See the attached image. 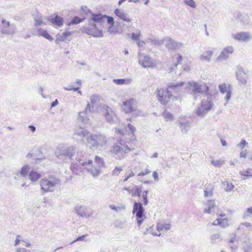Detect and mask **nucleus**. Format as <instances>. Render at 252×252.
Listing matches in <instances>:
<instances>
[{
    "instance_id": "f257e3e1",
    "label": "nucleus",
    "mask_w": 252,
    "mask_h": 252,
    "mask_svg": "<svg viewBox=\"0 0 252 252\" xmlns=\"http://www.w3.org/2000/svg\"><path fill=\"white\" fill-rule=\"evenodd\" d=\"M105 165L104 161L102 158L96 156L94 157V162L90 159L86 158L84 160L80 159L78 162L73 163L70 166L72 173L79 175L85 170L90 172L93 176H97L100 172L101 168Z\"/></svg>"
},
{
    "instance_id": "f03ea898",
    "label": "nucleus",
    "mask_w": 252,
    "mask_h": 252,
    "mask_svg": "<svg viewBox=\"0 0 252 252\" xmlns=\"http://www.w3.org/2000/svg\"><path fill=\"white\" fill-rule=\"evenodd\" d=\"M135 146V136L129 142H125L121 139L112 146L110 153L116 158L121 160L126 157L127 153L133 151Z\"/></svg>"
},
{
    "instance_id": "7ed1b4c3",
    "label": "nucleus",
    "mask_w": 252,
    "mask_h": 252,
    "mask_svg": "<svg viewBox=\"0 0 252 252\" xmlns=\"http://www.w3.org/2000/svg\"><path fill=\"white\" fill-rule=\"evenodd\" d=\"M183 83H180L176 85H170L168 88H160L156 91L157 97L158 100L163 104H166L170 100L172 94L170 89H173L178 86L183 85Z\"/></svg>"
},
{
    "instance_id": "20e7f679",
    "label": "nucleus",
    "mask_w": 252,
    "mask_h": 252,
    "mask_svg": "<svg viewBox=\"0 0 252 252\" xmlns=\"http://www.w3.org/2000/svg\"><path fill=\"white\" fill-rule=\"evenodd\" d=\"M41 189L44 192L51 191L58 183L57 180L53 177L48 178H43L40 181Z\"/></svg>"
},
{
    "instance_id": "39448f33",
    "label": "nucleus",
    "mask_w": 252,
    "mask_h": 252,
    "mask_svg": "<svg viewBox=\"0 0 252 252\" xmlns=\"http://www.w3.org/2000/svg\"><path fill=\"white\" fill-rule=\"evenodd\" d=\"M189 88L194 94H206L209 92V87L206 83L199 84L197 82L189 83Z\"/></svg>"
},
{
    "instance_id": "423d86ee",
    "label": "nucleus",
    "mask_w": 252,
    "mask_h": 252,
    "mask_svg": "<svg viewBox=\"0 0 252 252\" xmlns=\"http://www.w3.org/2000/svg\"><path fill=\"white\" fill-rule=\"evenodd\" d=\"M212 106L213 104L211 101H202L200 106L196 110V115L198 116H203L212 109Z\"/></svg>"
},
{
    "instance_id": "0eeeda50",
    "label": "nucleus",
    "mask_w": 252,
    "mask_h": 252,
    "mask_svg": "<svg viewBox=\"0 0 252 252\" xmlns=\"http://www.w3.org/2000/svg\"><path fill=\"white\" fill-rule=\"evenodd\" d=\"M136 100L133 98H129L123 103V110L127 114L131 113L136 110Z\"/></svg>"
},
{
    "instance_id": "6e6552de",
    "label": "nucleus",
    "mask_w": 252,
    "mask_h": 252,
    "mask_svg": "<svg viewBox=\"0 0 252 252\" xmlns=\"http://www.w3.org/2000/svg\"><path fill=\"white\" fill-rule=\"evenodd\" d=\"M101 140H105V137L100 134H92L87 138L86 141L90 148H94L97 147Z\"/></svg>"
},
{
    "instance_id": "1a4fd4ad",
    "label": "nucleus",
    "mask_w": 252,
    "mask_h": 252,
    "mask_svg": "<svg viewBox=\"0 0 252 252\" xmlns=\"http://www.w3.org/2000/svg\"><path fill=\"white\" fill-rule=\"evenodd\" d=\"M170 228V225L169 224L159 222L157 223L156 226L157 231L155 230L153 226L151 227L150 231L153 235L160 236L161 235V231L169 230Z\"/></svg>"
},
{
    "instance_id": "9d476101",
    "label": "nucleus",
    "mask_w": 252,
    "mask_h": 252,
    "mask_svg": "<svg viewBox=\"0 0 252 252\" xmlns=\"http://www.w3.org/2000/svg\"><path fill=\"white\" fill-rule=\"evenodd\" d=\"M144 210L142 206H134L133 212L136 214V219L138 224L140 225L145 218L144 215Z\"/></svg>"
},
{
    "instance_id": "9b49d317",
    "label": "nucleus",
    "mask_w": 252,
    "mask_h": 252,
    "mask_svg": "<svg viewBox=\"0 0 252 252\" xmlns=\"http://www.w3.org/2000/svg\"><path fill=\"white\" fill-rule=\"evenodd\" d=\"M234 49L231 46H228L224 48L220 55L217 59V61H220L227 59L229 56L233 53Z\"/></svg>"
},
{
    "instance_id": "f8f14e48",
    "label": "nucleus",
    "mask_w": 252,
    "mask_h": 252,
    "mask_svg": "<svg viewBox=\"0 0 252 252\" xmlns=\"http://www.w3.org/2000/svg\"><path fill=\"white\" fill-rule=\"evenodd\" d=\"M232 37L238 41H246L251 39V35L249 32H241L233 34Z\"/></svg>"
},
{
    "instance_id": "ddd939ff",
    "label": "nucleus",
    "mask_w": 252,
    "mask_h": 252,
    "mask_svg": "<svg viewBox=\"0 0 252 252\" xmlns=\"http://www.w3.org/2000/svg\"><path fill=\"white\" fill-rule=\"evenodd\" d=\"M139 62L140 64L144 67H151L154 66L150 58L147 56H140Z\"/></svg>"
},
{
    "instance_id": "4468645a",
    "label": "nucleus",
    "mask_w": 252,
    "mask_h": 252,
    "mask_svg": "<svg viewBox=\"0 0 252 252\" xmlns=\"http://www.w3.org/2000/svg\"><path fill=\"white\" fill-rule=\"evenodd\" d=\"M219 89L222 94H226L225 99L228 100L231 96L230 85L226 84H222L219 86Z\"/></svg>"
},
{
    "instance_id": "2eb2a0df",
    "label": "nucleus",
    "mask_w": 252,
    "mask_h": 252,
    "mask_svg": "<svg viewBox=\"0 0 252 252\" xmlns=\"http://www.w3.org/2000/svg\"><path fill=\"white\" fill-rule=\"evenodd\" d=\"M49 21L53 26L57 27H62L64 22L63 19L58 15H56L55 17L51 18L49 19Z\"/></svg>"
},
{
    "instance_id": "dca6fc26",
    "label": "nucleus",
    "mask_w": 252,
    "mask_h": 252,
    "mask_svg": "<svg viewBox=\"0 0 252 252\" xmlns=\"http://www.w3.org/2000/svg\"><path fill=\"white\" fill-rule=\"evenodd\" d=\"M115 14L118 16L119 18L123 20L124 21L129 22H131V19L128 17L127 15L122 11L120 9H116L114 11Z\"/></svg>"
},
{
    "instance_id": "f3484780",
    "label": "nucleus",
    "mask_w": 252,
    "mask_h": 252,
    "mask_svg": "<svg viewBox=\"0 0 252 252\" xmlns=\"http://www.w3.org/2000/svg\"><path fill=\"white\" fill-rule=\"evenodd\" d=\"M37 32L38 36H43L51 41L53 40V37L46 30L40 28L37 30Z\"/></svg>"
},
{
    "instance_id": "a211bd4d",
    "label": "nucleus",
    "mask_w": 252,
    "mask_h": 252,
    "mask_svg": "<svg viewBox=\"0 0 252 252\" xmlns=\"http://www.w3.org/2000/svg\"><path fill=\"white\" fill-rule=\"evenodd\" d=\"M124 189L127 190L129 194H131L133 196H139L141 192L140 188L137 186H134L131 189L129 188H125Z\"/></svg>"
},
{
    "instance_id": "6ab92c4d",
    "label": "nucleus",
    "mask_w": 252,
    "mask_h": 252,
    "mask_svg": "<svg viewBox=\"0 0 252 252\" xmlns=\"http://www.w3.org/2000/svg\"><path fill=\"white\" fill-rule=\"evenodd\" d=\"M222 185L224 189L227 192L231 191L234 188L233 184L228 180H225L222 183Z\"/></svg>"
},
{
    "instance_id": "aec40b11",
    "label": "nucleus",
    "mask_w": 252,
    "mask_h": 252,
    "mask_svg": "<svg viewBox=\"0 0 252 252\" xmlns=\"http://www.w3.org/2000/svg\"><path fill=\"white\" fill-rule=\"evenodd\" d=\"M212 224L214 225H219L221 227H226L228 225L227 220L226 219L218 218L215 220Z\"/></svg>"
},
{
    "instance_id": "412c9836",
    "label": "nucleus",
    "mask_w": 252,
    "mask_h": 252,
    "mask_svg": "<svg viewBox=\"0 0 252 252\" xmlns=\"http://www.w3.org/2000/svg\"><path fill=\"white\" fill-rule=\"evenodd\" d=\"M213 52L211 50L205 51L201 55V59L203 61H209L213 56Z\"/></svg>"
},
{
    "instance_id": "4be33fe9",
    "label": "nucleus",
    "mask_w": 252,
    "mask_h": 252,
    "mask_svg": "<svg viewBox=\"0 0 252 252\" xmlns=\"http://www.w3.org/2000/svg\"><path fill=\"white\" fill-rule=\"evenodd\" d=\"M105 17L106 15H102L100 14H93L92 19L93 21L97 23H102L105 20Z\"/></svg>"
},
{
    "instance_id": "5701e85b",
    "label": "nucleus",
    "mask_w": 252,
    "mask_h": 252,
    "mask_svg": "<svg viewBox=\"0 0 252 252\" xmlns=\"http://www.w3.org/2000/svg\"><path fill=\"white\" fill-rule=\"evenodd\" d=\"M173 64L177 66L178 64L181 63L183 60V57L180 54H177L172 57Z\"/></svg>"
},
{
    "instance_id": "b1692460",
    "label": "nucleus",
    "mask_w": 252,
    "mask_h": 252,
    "mask_svg": "<svg viewBox=\"0 0 252 252\" xmlns=\"http://www.w3.org/2000/svg\"><path fill=\"white\" fill-rule=\"evenodd\" d=\"M241 175L243 177L244 179H246L252 177V169L248 168L246 170H244L240 171Z\"/></svg>"
},
{
    "instance_id": "393cba45",
    "label": "nucleus",
    "mask_w": 252,
    "mask_h": 252,
    "mask_svg": "<svg viewBox=\"0 0 252 252\" xmlns=\"http://www.w3.org/2000/svg\"><path fill=\"white\" fill-rule=\"evenodd\" d=\"M41 177V175L35 171H31L29 174V178L32 181H36Z\"/></svg>"
},
{
    "instance_id": "a878e982",
    "label": "nucleus",
    "mask_w": 252,
    "mask_h": 252,
    "mask_svg": "<svg viewBox=\"0 0 252 252\" xmlns=\"http://www.w3.org/2000/svg\"><path fill=\"white\" fill-rule=\"evenodd\" d=\"M72 32H65L63 33L62 35L58 34L57 40V41H64L66 40L68 37L71 36Z\"/></svg>"
},
{
    "instance_id": "bb28decb",
    "label": "nucleus",
    "mask_w": 252,
    "mask_h": 252,
    "mask_svg": "<svg viewBox=\"0 0 252 252\" xmlns=\"http://www.w3.org/2000/svg\"><path fill=\"white\" fill-rule=\"evenodd\" d=\"M179 46V43L175 42L172 39H169L167 41V47L170 50H174L177 48Z\"/></svg>"
},
{
    "instance_id": "cd10ccee",
    "label": "nucleus",
    "mask_w": 252,
    "mask_h": 252,
    "mask_svg": "<svg viewBox=\"0 0 252 252\" xmlns=\"http://www.w3.org/2000/svg\"><path fill=\"white\" fill-rule=\"evenodd\" d=\"M246 74L242 71H239L237 74V79L241 83H245L246 82Z\"/></svg>"
},
{
    "instance_id": "c85d7f7f",
    "label": "nucleus",
    "mask_w": 252,
    "mask_h": 252,
    "mask_svg": "<svg viewBox=\"0 0 252 252\" xmlns=\"http://www.w3.org/2000/svg\"><path fill=\"white\" fill-rule=\"evenodd\" d=\"M84 18H81L77 16H75L72 18V19L71 20V21H70L68 25H70L79 24L82 22L84 20Z\"/></svg>"
},
{
    "instance_id": "c756f323",
    "label": "nucleus",
    "mask_w": 252,
    "mask_h": 252,
    "mask_svg": "<svg viewBox=\"0 0 252 252\" xmlns=\"http://www.w3.org/2000/svg\"><path fill=\"white\" fill-rule=\"evenodd\" d=\"M147 194L148 192L147 191H144L142 196V198L143 200L142 201L141 203H135L134 205H142V203L144 204H147L148 203V200H147Z\"/></svg>"
},
{
    "instance_id": "7c9ffc66",
    "label": "nucleus",
    "mask_w": 252,
    "mask_h": 252,
    "mask_svg": "<svg viewBox=\"0 0 252 252\" xmlns=\"http://www.w3.org/2000/svg\"><path fill=\"white\" fill-rule=\"evenodd\" d=\"M134 176V173L131 170H128L126 171L125 178L124 179V182L126 181L129 178L132 177Z\"/></svg>"
},
{
    "instance_id": "2f4dec72",
    "label": "nucleus",
    "mask_w": 252,
    "mask_h": 252,
    "mask_svg": "<svg viewBox=\"0 0 252 252\" xmlns=\"http://www.w3.org/2000/svg\"><path fill=\"white\" fill-rule=\"evenodd\" d=\"M115 131L116 133L123 136L126 134V127L123 128H115Z\"/></svg>"
},
{
    "instance_id": "473e14b6",
    "label": "nucleus",
    "mask_w": 252,
    "mask_h": 252,
    "mask_svg": "<svg viewBox=\"0 0 252 252\" xmlns=\"http://www.w3.org/2000/svg\"><path fill=\"white\" fill-rule=\"evenodd\" d=\"M212 164L216 167H220L223 164V161L220 159L215 160L211 161Z\"/></svg>"
},
{
    "instance_id": "72a5a7b5",
    "label": "nucleus",
    "mask_w": 252,
    "mask_h": 252,
    "mask_svg": "<svg viewBox=\"0 0 252 252\" xmlns=\"http://www.w3.org/2000/svg\"><path fill=\"white\" fill-rule=\"evenodd\" d=\"M29 171V167L28 166H23L21 170V174L23 176L27 175L28 172Z\"/></svg>"
},
{
    "instance_id": "f704fd0d",
    "label": "nucleus",
    "mask_w": 252,
    "mask_h": 252,
    "mask_svg": "<svg viewBox=\"0 0 252 252\" xmlns=\"http://www.w3.org/2000/svg\"><path fill=\"white\" fill-rule=\"evenodd\" d=\"M185 3L191 7L195 8L196 7L195 2L193 0H185Z\"/></svg>"
},
{
    "instance_id": "c9c22d12",
    "label": "nucleus",
    "mask_w": 252,
    "mask_h": 252,
    "mask_svg": "<svg viewBox=\"0 0 252 252\" xmlns=\"http://www.w3.org/2000/svg\"><path fill=\"white\" fill-rule=\"evenodd\" d=\"M113 81L117 85H123L127 83V80L124 79H114Z\"/></svg>"
},
{
    "instance_id": "e433bc0d",
    "label": "nucleus",
    "mask_w": 252,
    "mask_h": 252,
    "mask_svg": "<svg viewBox=\"0 0 252 252\" xmlns=\"http://www.w3.org/2000/svg\"><path fill=\"white\" fill-rule=\"evenodd\" d=\"M213 189H206L204 190V195L206 197L212 196L213 195Z\"/></svg>"
},
{
    "instance_id": "4c0bfd02",
    "label": "nucleus",
    "mask_w": 252,
    "mask_h": 252,
    "mask_svg": "<svg viewBox=\"0 0 252 252\" xmlns=\"http://www.w3.org/2000/svg\"><path fill=\"white\" fill-rule=\"evenodd\" d=\"M106 18L107 19L108 23L110 25L111 27H113L114 25V18L112 17L107 16L106 15V17H105V19Z\"/></svg>"
},
{
    "instance_id": "58836bf2",
    "label": "nucleus",
    "mask_w": 252,
    "mask_h": 252,
    "mask_svg": "<svg viewBox=\"0 0 252 252\" xmlns=\"http://www.w3.org/2000/svg\"><path fill=\"white\" fill-rule=\"evenodd\" d=\"M140 36V32H139L138 33H132L131 34V38L133 40H137L139 39V37Z\"/></svg>"
},
{
    "instance_id": "ea45409f",
    "label": "nucleus",
    "mask_w": 252,
    "mask_h": 252,
    "mask_svg": "<svg viewBox=\"0 0 252 252\" xmlns=\"http://www.w3.org/2000/svg\"><path fill=\"white\" fill-rule=\"evenodd\" d=\"M122 170L123 168L121 167H116L113 171V174L115 175H118Z\"/></svg>"
},
{
    "instance_id": "a19ab883",
    "label": "nucleus",
    "mask_w": 252,
    "mask_h": 252,
    "mask_svg": "<svg viewBox=\"0 0 252 252\" xmlns=\"http://www.w3.org/2000/svg\"><path fill=\"white\" fill-rule=\"evenodd\" d=\"M76 83L77 84V86L78 87H76V88H71V89H66L67 90H73L74 91H77L79 90V88H80V86L81 84V82L80 80H78L76 82Z\"/></svg>"
},
{
    "instance_id": "79ce46f5",
    "label": "nucleus",
    "mask_w": 252,
    "mask_h": 252,
    "mask_svg": "<svg viewBox=\"0 0 252 252\" xmlns=\"http://www.w3.org/2000/svg\"><path fill=\"white\" fill-rule=\"evenodd\" d=\"M164 117L166 120H171L173 118V116L172 114L169 113H165L164 114Z\"/></svg>"
},
{
    "instance_id": "37998d69",
    "label": "nucleus",
    "mask_w": 252,
    "mask_h": 252,
    "mask_svg": "<svg viewBox=\"0 0 252 252\" xmlns=\"http://www.w3.org/2000/svg\"><path fill=\"white\" fill-rule=\"evenodd\" d=\"M248 152L246 150L242 151L240 154V158H246L247 157Z\"/></svg>"
},
{
    "instance_id": "c03bdc74",
    "label": "nucleus",
    "mask_w": 252,
    "mask_h": 252,
    "mask_svg": "<svg viewBox=\"0 0 252 252\" xmlns=\"http://www.w3.org/2000/svg\"><path fill=\"white\" fill-rule=\"evenodd\" d=\"M247 144V143L246 142V140L244 139H242L238 146L240 147L241 149H243Z\"/></svg>"
},
{
    "instance_id": "a18cd8bd",
    "label": "nucleus",
    "mask_w": 252,
    "mask_h": 252,
    "mask_svg": "<svg viewBox=\"0 0 252 252\" xmlns=\"http://www.w3.org/2000/svg\"><path fill=\"white\" fill-rule=\"evenodd\" d=\"M127 126L132 133H133L135 131V130H136L135 127L133 126H132L131 124H128Z\"/></svg>"
},
{
    "instance_id": "49530a36",
    "label": "nucleus",
    "mask_w": 252,
    "mask_h": 252,
    "mask_svg": "<svg viewBox=\"0 0 252 252\" xmlns=\"http://www.w3.org/2000/svg\"><path fill=\"white\" fill-rule=\"evenodd\" d=\"M87 235H84L78 237L73 241V242L79 241H83L84 240V238Z\"/></svg>"
},
{
    "instance_id": "de8ad7c7",
    "label": "nucleus",
    "mask_w": 252,
    "mask_h": 252,
    "mask_svg": "<svg viewBox=\"0 0 252 252\" xmlns=\"http://www.w3.org/2000/svg\"><path fill=\"white\" fill-rule=\"evenodd\" d=\"M2 23L3 24V26L5 28H8L10 26V23L9 22H7L4 20H2Z\"/></svg>"
},
{
    "instance_id": "09e8293b",
    "label": "nucleus",
    "mask_w": 252,
    "mask_h": 252,
    "mask_svg": "<svg viewBox=\"0 0 252 252\" xmlns=\"http://www.w3.org/2000/svg\"><path fill=\"white\" fill-rule=\"evenodd\" d=\"M93 35H94V36H96V37H101V36H103V33H102V32H101V31H98V32H97V33H94V34H93Z\"/></svg>"
},
{
    "instance_id": "8fccbe9b",
    "label": "nucleus",
    "mask_w": 252,
    "mask_h": 252,
    "mask_svg": "<svg viewBox=\"0 0 252 252\" xmlns=\"http://www.w3.org/2000/svg\"><path fill=\"white\" fill-rule=\"evenodd\" d=\"M153 176L155 180H158V173L156 171L154 172V173L153 174Z\"/></svg>"
},
{
    "instance_id": "3c124183",
    "label": "nucleus",
    "mask_w": 252,
    "mask_h": 252,
    "mask_svg": "<svg viewBox=\"0 0 252 252\" xmlns=\"http://www.w3.org/2000/svg\"><path fill=\"white\" fill-rule=\"evenodd\" d=\"M148 1L149 0H136L135 1L147 4L148 3Z\"/></svg>"
},
{
    "instance_id": "603ef678",
    "label": "nucleus",
    "mask_w": 252,
    "mask_h": 252,
    "mask_svg": "<svg viewBox=\"0 0 252 252\" xmlns=\"http://www.w3.org/2000/svg\"><path fill=\"white\" fill-rule=\"evenodd\" d=\"M17 252H28V251L25 248H19L17 249Z\"/></svg>"
},
{
    "instance_id": "864d4df0",
    "label": "nucleus",
    "mask_w": 252,
    "mask_h": 252,
    "mask_svg": "<svg viewBox=\"0 0 252 252\" xmlns=\"http://www.w3.org/2000/svg\"><path fill=\"white\" fill-rule=\"evenodd\" d=\"M58 103V102L57 99H56L54 101H53L52 103L51 106L53 107L56 106L57 105Z\"/></svg>"
},
{
    "instance_id": "5fc2aeb1",
    "label": "nucleus",
    "mask_w": 252,
    "mask_h": 252,
    "mask_svg": "<svg viewBox=\"0 0 252 252\" xmlns=\"http://www.w3.org/2000/svg\"><path fill=\"white\" fill-rule=\"evenodd\" d=\"M29 128L31 130L32 132H34L35 130V127L33 126H30Z\"/></svg>"
},
{
    "instance_id": "6e6d98bb",
    "label": "nucleus",
    "mask_w": 252,
    "mask_h": 252,
    "mask_svg": "<svg viewBox=\"0 0 252 252\" xmlns=\"http://www.w3.org/2000/svg\"><path fill=\"white\" fill-rule=\"evenodd\" d=\"M19 242H20L19 239L18 238H17L15 241V244H14L15 246L18 245L19 244Z\"/></svg>"
},
{
    "instance_id": "4d7b16f0",
    "label": "nucleus",
    "mask_w": 252,
    "mask_h": 252,
    "mask_svg": "<svg viewBox=\"0 0 252 252\" xmlns=\"http://www.w3.org/2000/svg\"><path fill=\"white\" fill-rule=\"evenodd\" d=\"M137 44L138 46H142L144 44V42L143 41H139Z\"/></svg>"
},
{
    "instance_id": "13d9d810",
    "label": "nucleus",
    "mask_w": 252,
    "mask_h": 252,
    "mask_svg": "<svg viewBox=\"0 0 252 252\" xmlns=\"http://www.w3.org/2000/svg\"><path fill=\"white\" fill-rule=\"evenodd\" d=\"M1 32L3 33H9V32L7 30H6L2 29L1 30Z\"/></svg>"
},
{
    "instance_id": "bf43d9fd",
    "label": "nucleus",
    "mask_w": 252,
    "mask_h": 252,
    "mask_svg": "<svg viewBox=\"0 0 252 252\" xmlns=\"http://www.w3.org/2000/svg\"><path fill=\"white\" fill-rule=\"evenodd\" d=\"M221 143H222V145L223 146H226V142H225V141L221 140Z\"/></svg>"
},
{
    "instance_id": "052dcab7",
    "label": "nucleus",
    "mask_w": 252,
    "mask_h": 252,
    "mask_svg": "<svg viewBox=\"0 0 252 252\" xmlns=\"http://www.w3.org/2000/svg\"><path fill=\"white\" fill-rule=\"evenodd\" d=\"M125 1V0H120L119 1L118 4L119 5H121L122 3V2H124Z\"/></svg>"
},
{
    "instance_id": "680f3d73",
    "label": "nucleus",
    "mask_w": 252,
    "mask_h": 252,
    "mask_svg": "<svg viewBox=\"0 0 252 252\" xmlns=\"http://www.w3.org/2000/svg\"><path fill=\"white\" fill-rule=\"evenodd\" d=\"M215 206H214V205L210 206L209 207V210H211V209L214 210Z\"/></svg>"
},
{
    "instance_id": "e2e57ef3",
    "label": "nucleus",
    "mask_w": 252,
    "mask_h": 252,
    "mask_svg": "<svg viewBox=\"0 0 252 252\" xmlns=\"http://www.w3.org/2000/svg\"><path fill=\"white\" fill-rule=\"evenodd\" d=\"M248 210L249 212H250L251 213H252V208H249Z\"/></svg>"
},
{
    "instance_id": "0e129e2a",
    "label": "nucleus",
    "mask_w": 252,
    "mask_h": 252,
    "mask_svg": "<svg viewBox=\"0 0 252 252\" xmlns=\"http://www.w3.org/2000/svg\"><path fill=\"white\" fill-rule=\"evenodd\" d=\"M145 174V173H140L138 174V176H143Z\"/></svg>"
},
{
    "instance_id": "69168bd1",
    "label": "nucleus",
    "mask_w": 252,
    "mask_h": 252,
    "mask_svg": "<svg viewBox=\"0 0 252 252\" xmlns=\"http://www.w3.org/2000/svg\"><path fill=\"white\" fill-rule=\"evenodd\" d=\"M219 216L220 217H223L225 216V214H219Z\"/></svg>"
},
{
    "instance_id": "338daca9",
    "label": "nucleus",
    "mask_w": 252,
    "mask_h": 252,
    "mask_svg": "<svg viewBox=\"0 0 252 252\" xmlns=\"http://www.w3.org/2000/svg\"><path fill=\"white\" fill-rule=\"evenodd\" d=\"M37 24H38V25H40V24H41V22L38 23H37Z\"/></svg>"
},
{
    "instance_id": "774afa93",
    "label": "nucleus",
    "mask_w": 252,
    "mask_h": 252,
    "mask_svg": "<svg viewBox=\"0 0 252 252\" xmlns=\"http://www.w3.org/2000/svg\"><path fill=\"white\" fill-rule=\"evenodd\" d=\"M128 53V51H126L125 52V54H127Z\"/></svg>"
}]
</instances>
